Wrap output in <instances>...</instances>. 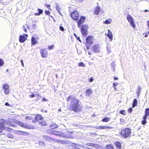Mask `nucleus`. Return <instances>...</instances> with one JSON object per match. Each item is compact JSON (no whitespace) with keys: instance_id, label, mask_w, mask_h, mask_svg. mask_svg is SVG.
<instances>
[{"instance_id":"obj_1","label":"nucleus","mask_w":149,"mask_h":149,"mask_svg":"<svg viewBox=\"0 0 149 149\" xmlns=\"http://www.w3.org/2000/svg\"><path fill=\"white\" fill-rule=\"evenodd\" d=\"M12 122L16 123L18 124L21 127L26 129H33L34 127H31L28 125L22 123L20 121L13 119L11 118L8 119V121H6L3 119H0V127L4 128V125H6L8 126H12L14 127H17L16 125L12 123Z\"/></svg>"},{"instance_id":"obj_2","label":"nucleus","mask_w":149,"mask_h":149,"mask_svg":"<svg viewBox=\"0 0 149 149\" xmlns=\"http://www.w3.org/2000/svg\"><path fill=\"white\" fill-rule=\"evenodd\" d=\"M79 101L76 98H72L71 100L70 106L71 110L78 112L81 110V108L79 104Z\"/></svg>"},{"instance_id":"obj_3","label":"nucleus","mask_w":149,"mask_h":149,"mask_svg":"<svg viewBox=\"0 0 149 149\" xmlns=\"http://www.w3.org/2000/svg\"><path fill=\"white\" fill-rule=\"evenodd\" d=\"M131 132L130 130L128 128H124L122 130L121 132V135L125 138L130 136Z\"/></svg>"},{"instance_id":"obj_4","label":"nucleus","mask_w":149,"mask_h":149,"mask_svg":"<svg viewBox=\"0 0 149 149\" xmlns=\"http://www.w3.org/2000/svg\"><path fill=\"white\" fill-rule=\"evenodd\" d=\"M47 132L48 133H52L53 134L58 136H61L62 137H64L65 138H68L70 139H72L73 138V137L72 136L68 135L67 134H63L62 135H61L60 134L58 133V132L56 131H53L52 132H51V131L50 130H47Z\"/></svg>"},{"instance_id":"obj_5","label":"nucleus","mask_w":149,"mask_h":149,"mask_svg":"<svg viewBox=\"0 0 149 149\" xmlns=\"http://www.w3.org/2000/svg\"><path fill=\"white\" fill-rule=\"evenodd\" d=\"M94 42L93 37L92 36H88L86 38V46L87 49H88Z\"/></svg>"},{"instance_id":"obj_6","label":"nucleus","mask_w":149,"mask_h":149,"mask_svg":"<svg viewBox=\"0 0 149 149\" xmlns=\"http://www.w3.org/2000/svg\"><path fill=\"white\" fill-rule=\"evenodd\" d=\"M88 26L87 25H82L81 28V32L83 36H86L87 34V29Z\"/></svg>"},{"instance_id":"obj_7","label":"nucleus","mask_w":149,"mask_h":149,"mask_svg":"<svg viewBox=\"0 0 149 149\" xmlns=\"http://www.w3.org/2000/svg\"><path fill=\"white\" fill-rule=\"evenodd\" d=\"M72 18L74 20H77L79 18V15L78 12L75 11L72 12L71 14Z\"/></svg>"},{"instance_id":"obj_8","label":"nucleus","mask_w":149,"mask_h":149,"mask_svg":"<svg viewBox=\"0 0 149 149\" xmlns=\"http://www.w3.org/2000/svg\"><path fill=\"white\" fill-rule=\"evenodd\" d=\"M127 18L128 21L130 22L131 25L133 28H135V25L134 24V20L132 17L130 15H128L127 16Z\"/></svg>"},{"instance_id":"obj_9","label":"nucleus","mask_w":149,"mask_h":149,"mask_svg":"<svg viewBox=\"0 0 149 149\" xmlns=\"http://www.w3.org/2000/svg\"><path fill=\"white\" fill-rule=\"evenodd\" d=\"M28 37V35L27 34H25L24 35H20L19 41L20 42L23 43L24 42Z\"/></svg>"},{"instance_id":"obj_10","label":"nucleus","mask_w":149,"mask_h":149,"mask_svg":"<svg viewBox=\"0 0 149 149\" xmlns=\"http://www.w3.org/2000/svg\"><path fill=\"white\" fill-rule=\"evenodd\" d=\"M42 56L43 58H46L48 55L47 51L45 49H42L40 51Z\"/></svg>"},{"instance_id":"obj_11","label":"nucleus","mask_w":149,"mask_h":149,"mask_svg":"<svg viewBox=\"0 0 149 149\" xmlns=\"http://www.w3.org/2000/svg\"><path fill=\"white\" fill-rule=\"evenodd\" d=\"M9 86L8 84H5L3 86V89L4 91V93L6 94H8L9 93Z\"/></svg>"},{"instance_id":"obj_12","label":"nucleus","mask_w":149,"mask_h":149,"mask_svg":"<svg viewBox=\"0 0 149 149\" xmlns=\"http://www.w3.org/2000/svg\"><path fill=\"white\" fill-rule=\"evenodd\" d=\"M85 19V18L84 17L82 16L80 18L79 21L78 22V27H80L81 25L82 24L84 21Z\"/></svg>"},{"instance_id":"obj_13","label":"nucleus","mask_w":149,"mask_h":149,"mask_svg":"<svg viewBox=\"0 0 149 149\" xmlns=\"http://www.w3.org/2000/svg\"><path fill=\"white\" fill-rule=\"evenodd\" d=\"M93 50L95 52H99L100 47L98 45H96L93 47Z\"/></svg>"},{"instance_id":"obj_14","label":"nucleus","mask_w":149,"mask_h":149,"mask_svg":"<svg viewBox=\"0 0 149 149\" xmlns=\"http://www.w3.org/2000/svg\"><path fill=\"white\" fill-rule=\"evenodd\" d=\"M94 13L96 15H98L100 11V8L99 6H97L94 10Z\"/></svg>"},{"instance_id":"obj_15","label":"nucleus","mask_w":149,"mask_h":149,"mask_svg":"<svg viewBox=\"0 0 149 149\" xmlns=\"http://www.w3.org/2000/svg\"><path fill=\"white\" fill-rule=\"evenodd\" d=\"M108 33L107 34V36L110 39V41H111L112 40V38H113V36L112 33L109 30H108Z\"/></svg>"},{"instance_id":"obj_16","label":"nucleus","mask_w":149,"mask_h":149,"mask_svg":"<svg viewBox=\"0 0 149 149\" xmlns=\"http://www.w3.org/2000/svg\"><path fill=\"white\" fill-rule=\"evenodd\" d=\"M92 92V90L91 88H88L87 89L86 91V96H89L91 95Z\"/></svg>"},{"instance_id":"obj_17","label":"nucleus","mask_w":149,"mask_h":149,"mask_svg":"<svg viewBox=\"0 0 149 149\" xmlns=\"http://www.w3.org/2000/svg\"><path fill=\"white\" fill-rule=\"evenodd\" d=\"M37 10L38 11V13H35L34 15L36 16L40 15L42 13L43 10L40 8H38Z\"/></svg>"},{"instance_id":"obj_18","label":"nucleus","mask_w":149,"mask_h":149,"mask_svg":"<svg viewBox=\"0 0 149 149\" xmlns=\"http://www.w3.org/2000/svg\"><path fill=\"white\" fill-rule=\"evenodd\" d=\"M55 5L56 6V10L58 12L59 14L61 15V13L60 12V10H61V8L60 6H58V3H55Z\"/></svg>"},{"instance_id":"obj_19","label":"nucleus","mask_w":149,"mask_h":149,"mask_svg":"<svg viewBox=\"0 0 149 149\" xmlns=\"http://www.w3.org/2000/svg\"><path fill=\"white\" fill-rule=\"evenodd\" d=\"M111 119V118L105 117L103 119L102 121L103 122H107Z\"/></svg>"},{"instance_id":"obj_20","label":"nucleus","mask_w":149,"mask_h":149,"mask_svg":"<svg viewBox=\"0 0 149 149\" xmlns=\"http://www.w3.org/2000/svg\"><path fill=\"white\" fill-rule=\"evenodd\" d=\"M50 127L52 129L56 128L58 127V125L52 123L50 125Z\"/></svg>"},{"instance_id":"obj_21","label":"nucleus","mask_w":149,"mask_h":149,"mask_svg":"<svg viewBox=\"0 0 149 149\" xmlns=\"http://www.w3.org/2000/svg\"><path fill=\"white\" fill-rule=\"evenodd\" d=\"M31 40L32 44L33 45L37 43V41L36 40L35 38L33 37L32 38Z\"/></svg>"},{"instance_id":"obj_22","label":"nucleus","mask_w":149,"mask_h":149,"mask_svg":"<svg viewBox=\"0 0 149 149\" xmlns=\"http://www.w3.org/2000/svg\"><path fill=\"white\" fill-rule=\"evenodd\" d=\"M149 116V108H147L146 109L145 112V115L144 116L147 117Z\"/></svg>"},{"instance_id":"obj_23","label":"nucleus","mask_w":149,"mask_h":149,"mask_svg":"<svg viewBox=\"0 0 149 149\" xmlns=\"http://www.w3.org/2000/svg\"><path fill=\"white\" fill-rule=\"evenodd\" d=\"M57 143H60L61 144H67V142L65 141L64 140H58Z\"/></svg>"},{"instance_id":"obj_24","label":"nucleus","mask_w":149,"mask_h":149,"mask_svg":"<svg viewBox=\"0 0 149 149\" xmlns=\"http://www.w3.org/2000/svg\"><path fill=\"white\" fill-rule=\"evenodd\" d=\"M115 144L117 148L119 149H120L121 148V143L118 142H116L115 143Z\"/></svg>"},{"instance_id":"obj_25","label":"nucleus","mask_w":149,"mask_h":149,"mask_svg":"<svg viewBox=\"0 0 149 149\" xmlns=\"http://www.w3.org/2000/svg\"><path fill=\"white\" fill-rule=\"evenodd\" d=\"M42 118H43L42 117L41 115H37L35 118V119L37 120H41Z\"/></svg>"},{"instance_id":"obj_26","label":"nucleus","mask_w":149,"mask_h":149,"mask_svg":"<svg viewBox=\"0 0 149 149\" xmlns=\"http://www.w3.org/2000/svg\"><path fill=\"white\" fill-rule=\"evenodd\" d=\"M146 117L143 116V120L142 121H141V123L143 125H145L146 123Z\"/></svg>"},{"instance_id":"obj_27","label":"nucleus","mask_w":149,"mask_h":149,"mask_svg":"<svg viewBox=\"0 0 149 149\" xmlns=\"http://www.w3.org/2000/svg\"><path fill=\"white\" fill-rule=\"evenodd\" d=\"M137 100L136 99H134V100L132 104V108H134V107H135L137 105Z\"/></svg>"},{"instance_id":"obj_28","label":"nucleus","mask_w":149,"mask_h":149,"mask_svg":"<svg viewBox=\"0 0 149 149\" xmlns=\"http://www.w3.org/2000/svg\"><path fill=\"white\" fill-rule=\"evenodd\" d=\"M42 137L43 139L48 141H50V140H51V138L47 136H43Z\"/></svg>"},{"instance_id":"obj_29","label":"nucleus","mask_w":149,"mask_h":149,"mask_svg":"<svg viewBox=\"0 0 149 149\" xmlns=\"http://www.w3.org/2000/svg\"><path fill=\"white\" fill-rule=\"evenodd\" d=\"M107 128H109V129H111L113 128L112 127L107 126H104V125H102L101 126V129H107Z\"/></svg>"},{"instance_id":"obj_30","label":"nucleus","mask_w":149,"mask_h":149,"mask_svg":"<svg viewBox=\"0 0 149 149\" xmlns=\"http://www.w3.org/2000/svg\"><path fill=\"white\" fill-rule=\"evenodd\" d=\"M141 88L140 86H138L137 88V93L138 95V96H139V94L141 92Z\"/></svg>"},{"instance_id":"obj_31","label":"nucleus","mask_w":149,"mask_h":149,"mask_svg":"<svg viewBox=\"0 0 149 149\" xmlns=\"http://www.w3.org/2000/svg\"><path fill=\"white\" fill-rule=\"evenodd\" d=\"M112 20L111 19H107L104 22V23L108 24H111V22Z\"/></svg>"},{"instance_id":"obj_32","label":"nucleus","mask_w":149,"mask_h":149,"mask_svg":"<svg viewBox=\"0 0 149 149\" xmlns=\"http://www.w3.org/2000/svg\"><path fill=\"white\" fill-rule=\"evenodd\" d=\"M78 66L79 67H86V65L85 64L82 62H81L79 63L78 64Z\"/></svg>"},{"instance_id":"obj_33","label":"nucleus","mask_w":149,"mask_h":149,"mask_svg":"<svg viewBox=\"0 0 149 149\" xmlns=\"http://www.w3.org/2000/svg\"><path fill=\"white\" fill-rule=\"evenodd\" d=\"M40 125L43 126H45L47 125V123L45 121H43L39 122Z\"/></svg>"},{"instance_id":"obj_34","label":"nucleus","mask_w":149,"mask_h":149,"mask_svg":"<svg viewBox=\"0 0 149 149\" xmlns=\"http://www.w3.org/2000/svg\"><path fill=\"white\" fill-rule=\"evenodd\" d=\"M106 149H114L113 147L111 145H107V146Z\"/></svg>"},{"instance_id":"obj_35","label":"nucleus","mask_w":149,"mask_h":149,"mask_svg":"<svg viewBox=\"0 0 149 149\" xmlns=\"http://www.w3.org/2000/svg\"><path fill=\"white\" fill-rule=\"evenodd\" d=\"M120 113L123 115H125L126 114V112L125 110H123L120 111Z\"/></svg>"},{"instance_id":"obj_36","label":"nucleus","mask_w":149,"mask_h":149,"mask_svg":"<svg viewBox=\"0 0 149 149\" xmlns=\"http://www.w3.org/2000/svg\"><path fill=\"white\" fill-rule=\"evenodd\" d=\"M4 64V62L3 60L0 58V66H2Z\"/></svg>"},{"instance_id":"obj_37","label":"nucleus","mask_w":149,"mask_h":149,"mask_svg":"<svg viewBox=\"0 0 149 149\" xmlns=\"http://www.w3.org/2000/svg\"><path fill=\"white\" fill-rule=\"evenodd\" d=\"M29 133L27 132L22 131V133H21V135H29Z\"/></svg>"},{"instance_id":"obj_38","label":"nucleus","mask_w":149,"mask_h":149,"mask_svg":"<svg viewBox=\"0 0 149 149\" xmlns=\"http://www.w3.org/2000/svg\"><path fill=\"white\" fill-rule=\"evenodd\" d=\"M107 48L108 53L109 54L111 52V48L110 47H107Z\"/></svg>"},{"instance_id":"obj_39","label":"nucleus","mask_w":149,"mask_h":149,"mask_svg":"<svg viewBox=\"0 0 149 149\" xmlns=\"http://www.w3.org/2000/svg\"><path fill=\"white\" fill-rule=\"evenodd\" d=\"M58 140L55 139H52L51 138V140H50V142H57Z\"/></svg>"},{"instance_id":"obj_40","label":"nucleus","mask_w":149,"mask_h":149,"mask_svg":"<svg viewBox=\"0 0 149 149\" xmlns=\"http://www.w3.org/2000/svg\"><path fill=\"white\" fill-rule=\"evenodd\" d=\"M72 97L71 96H69L68 97L67 99L66 100L67 102H69L70 101V100H72Z\"/></svg>"},{"instance_id":"obj_41","label":"nucleus","mask_w":149,"mask_h":149,"mask_svg":"<svg viewBox=\"0 0 149 149\" xmlns=\"http://www.w3.org/2000/svg\"><path fill=\"white\" fill-rule=\"evenodd\" d=\"M93 146L92 147H93L95 148H98L99 147V146L97 144H93Z\"/></svg>"},{"instance_id":"obj_42","label":"nucleus","mask_w":149,"mask_h":149,"mask_svg":"<svg viewBox=\"0 0 149 149\" xmlns=\"http://www.w3.org/2000/svg\"><path fill=\"white\" fill-rule=\"evenodd\" d=\"M7 136L8 137L10 138H13L14 137L13 135L11 134H8Z\"/></svg>"},{"instance_id":"obj_43","label":"nucleus","mask_w":149,"mask_h":149,"mask_svg":"<svg viewBox=\"0 0 149 149\" xmlns=\"http://www.w3.org/2000/svg\"><path fill=\"white\" fill-rule=\"evenodd\" d=\"M59 29L61 31H64V28L63 26H60Z\"/></svg>"},{"instance_id":"obj_44","label":"nucleus","mask_w":149,"mask_h":149,"mask_svg":"<svg viewBox=\"0 0 149 149\" xmlns=\"http://www.w3.org/2000/svg\"><path fill=\"white\" fill-rule=\"evenodd\" d=\"M86 144L88 146H92V147H93V143H87Z\"/></svg>"},{"instance_id":"obj_45","label":"nucleus","mask_w":149,"mask_h":149,"mask_svg":"<svg viewBox=\"0 0 149 149\" xmlns=\"http://www.w3.org/2000/svg\"><path fill=\"white\" fill-rule=\"evenodd\" d=\"M111 65H112V68L115 67L116 66L115 63L113 62L111 63Z\"/></svg>"},{"instance_id":"obj_46","label":"nucleus","mask_w":149,"mask_h":149,"mask_svg":"<svg viewBox=\"0 0 149 149\" xmlns=\"http://www.w3.org/2000/svg\"><path fill=\"white\" fill-rule=\"evenodd\" d=\"M25 118L26 119H29V120H31L32 119V118L29 116H26L25 117Z\"/></svg>"},{"instance_id":"obj_47","label":"nucleus","mask_w":149,"mask_h":149,"mask_svg":"<svg viewBox=\"0 0 149 149\" xmlns=\"http://www.w3.org/2000/svg\"><path fill=\"white\" fill-rule=\"evenodd\" d=\"M17 134H19L21 135V133H22V131H21L20 130H17Z\"/></svg>"},{"instance_id":"obj_48","label":"nucleus","mask_w":149,"mask_h":149,"mask_svg":"<svg viewBox=\"0 0 149 149\" xmlns=\"http://www.w3.org/2000/svg\"><path fill=\"white\" fill-rule=\"evenodd\" d=\"M132 111V108H129L128 110V112L130 113H131Z\"/></svg>"},{"instance_id":"obj_49","label":"nucleus","mask_w":149,"mask_h":149,"mask_svg":"<svg viewBox=\"0 0 149 149\" xmlns=\"http://www.w3.org/2000/svg\"><path fill=\"white\" fill-rule=\"evenodd\" d=\"M94 79L93 77H91L89 81L90 82H92L93 81Z\"/></svg>"},{"instance_id":"obj_50","label":"nucleus","mask_w":149,"mask_h":149,"mask_svg":"<svg viewBox=\"0 0 149 149\" xmlns=\"http://www.w3.org/2000/svg\"><path fill=\"white\" fill-rule=\"evenodd\" d=\"M23 30L25 32H26L27 31V29L25 26H23Z\"/></svg>"},{"instance_id":"obj_51","label":"nucleus","mask_w":149,"mask_h":149,"mask_svg":"<svg viewBox=\"0 0 149 149\" xmlns=\"http://www.w3.org/2000/svg\"><path fill=\"white\" fill-rule=\"evenodd\" d=\"M45 14L46 15H49L50 13V12L49 11L46 10L45 12Z\"/></svg>"},{"instance_id":"obj_52","label":"nucleus","mask_w":149,"mask_h":149,"mask_svg":"<svg viewBox=\"0 0 149 149\" xmlns=\"http://www.w3.org/2000/svg\"><path fill=\"white\" fill-rule=\"evenodd\" d=\"M44 143L42 142V141H39V145H41V146H42V145H43L44 144Z\"/></svg>"},{"instance_id":"obj_53","label":"nucleus","mask_w":149,"mask_h":149,"mask_svg":"<svg viewBox=\"0 0 149 149\" xmlns=\"http://www.w3.org/2000/svg\"><path fill=\"white\" fill-rule=\"evenodd\" d=\"M74 144L76 145V146H79V147H83V146H81L79 144H76V143H74Z\"/></svg>"},{"instance_id":"obj_54","label":"nucleus","mask_w":149,"mask_h":149,"mask_svg":"<svg viewBox=\"0 0 149 149\" xmlns=\"http://www.w3.org/2000/svg\"><path fill=\"white\" fill-rule=\"evenodd\" d=\"M118 84V83H114L113 84V87L117 86Z\"/></svg>"},{"instance_id":"obj_55","label":"nucleus","mask_w":149,"mask_h":149,"mask_svg":"<svg viewBox=\"0 0 149 149\" xmlns=\"http://www.w3.org/2000/svg\"><path fill=\"white\" fill-rule=\"evenodd\" d=\"M20 62L21 63V64H22V66H23V67H24V63H23V60H20Z\"/></svg>"},{"instance_id":"obj_56","label":"nucleus","mask_w":149,"mask_h":149,"mask_svg":"<svg viewBox=\"0 0 149 149\" xmlns=\"http://www.w3.org/2000/svg\"><path fill=\"white\" fill-rule=\"evenodd\" d=\"M29 96L30 97H33L35 96V95L34 94L32 95H29Z\"/></svg>"},{"instance_id":"obj_57","label":"nucleus","mask_w":149,"mask_h":149,"mask_svg":"<svg viewBox=\"0 0 149 149\" xmlns=\"http://www.w3.org/2000/svg\"><path fill=\"white\" fill-rule=\"evenodd\" d=\"M147 24L148 28L149 29V20H148L147 21Z\"/></svg>"},{"instance_id":"obj_58","label":"nucleus","mask_w":149,"mask_h":149,"mask_svg":"<svg viewBox=\"0 0 149 149\" xmlns=\"http://www.w3.org/2000/svg\"><path fill=\"white\" fill-rule=\"evenodd\" d=\"M53 45L52 46H49L48 47V49H50V50L52 49L53 48Z\"/></svg>"},{"instance_id":"obj_59","label":"nucleus","mask_w":149,"mask_h":149,"mask_svg":"<svg viewBox=\"0 0 149 149\" xmlns=\"http://www.w3.org/2000/svg\"><path fill=\"white\" fill-rule=\"evenodd\" d=\"M101 126H98L96 127V128L97 129H101Z\"/></svg>"},{"instance_id":"obj_60","label":"nucleus","mask_w":149,"mask_h":149,"mask_svg":"<svg viewBox=\"0 0 149 149\" xmlns=\"http://www.w3.org/2000/svg\"><path fill=\"white\" fill-rule=\"evenodd\" d=\"M3 129V128L2 127H0V133L2 131Z\"/></svg>"},{"instance_id":"obj_61","label":"nucleus","mask_w":149,"mask_h":149,"mask_svg":"<svg viewBox=\"0 0 149 149\" xmlns=\"http://www.w3.org/2000/svg\"><path fill=\"white\" fill-rule=\"evenodd\" d=\"M4 128L5 129V130L8 131L9 128L8 127H6Z\"/></svg>"},{"instance_id":"obj_62","label":"nucleus","mask_w":149,"mask_h":149,"mask_svg":"<svg viewBox=\"0 0 149 149\" xmlns=\"http://www.w3.org/2000/svg\"><path fill=\"white\" fill-rule=\"evenodd\" d=\"M5 105L6 106H10V104L8 102L6 103H5Z\"/></svg>"},{"instance_id":"obj_63","label":"nucleus","mask_w":149,"mask_h":149,"mask_svg":"<svg viewBox=\"0 0 149 149\" xmlns=\"http://www.w3.org/2000/svg\"><path fill=\"white\" fill-rule=\"evenodd\" d=\"M41 111L42 112H45L46 113H47V111H46V110H44L43 109H42L41 110Z\"/></svg>"},{"instance_id":"obj_64","label":"nucleus","mask_w":149,"mask_h":149,"mask_svg":"<svg viewBox=\"0 0 149 149\" xmlns=\"http://www.w3.org/2000/svg\"><path fill=\"white\" fill-rule=\"evenodd\" d=\"M36 26V25L35 24H33L32 25V27L34 28H35Z\"/></svg>"}]
</instances>
